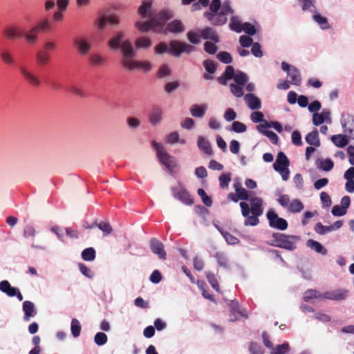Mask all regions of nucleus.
I'll return each mask as SVG.
<instances>
[{
  "label": "nucleus",
  "mask_w": 354,
  "mask_h": 354,
  "mask_svg": "<svg viewBox=\"0 0 354 354\" xmlns=\"http://www.w3.org/2000/svg\"><path fill=\"white\" fill-rule=\"evenodd\" d=\"M121 52L122 54V64L129 71L137 68H142L145 71H150L151 66L149 62H136L133 59L135 56L134 50L129 40H126L122 46Z\"/></svg>",
  "instance_id": "f257e3e1"
},
{
  "label": "nucleus",
  "mask_w": 354,
  "mask_h": 354,
  "mask_svg": "<svg viewBox=\"0 0 354 354\" xmlns=\"http://www.w3.org/2000/svg\"><path fill=\"white\" fill-rule=\"evenodd\" d=\"M158 158L161 164L165 166L170 171L173 170L176 167V159L167 152L160 153V156Z\"/></svg>",
  "instance_id": "2eb2a0df"
},
{
  "label": "nucleus",
  "mask_w": 354,
  "mask_h": 354,
  "mask_svg": "<svg viewBox=\"0 0 354 354\" xmlns=\"http://www.w3.org/2000/svg\"><path fill=\"white\" fill-rule=\"evenodd\" d=\"M36 59L39 65H46L50 62V55L45 50H39L37 53Z\"/></svg>",
  "instance_id": "72a5a7b5"
},
{
  "label": "nucleus",
  "mask_w": 354,
  "mask_h": 354,
  "mask_svg": "<svg viewBox=\"0 0 354 354\" xmlns=\"http://www.w3.org/2000/svg\"><path fill=\"white\" fill-rule=\"evenodd\" d=\"M306 245L312 250H314L317 253L322 254L323 255L327 254V250L324 248L320 243L313 239L308 240L306 242Z\"/></svg>",
  "instance_id": "cd10ccee"
},
{
  "label": "nucleus",
  "mask_w": 354,
  "mask_h": 354,
  "mask_svg": "<svg viewBox=\"0 0 354 354\" xmlns=\"http://www.w3.org/2000/svg\"><path fill=\"white\" fill-rule=\"evenodd\" d=\"M150 248L152 252L157 254L161 259H166L167 253L161 241L153 238L150 241Z\"/></svg>",
  "instance_id": "9b49d317"
},
{
  "label": "nucleus",
  "mask_w": 354,
  "mask_h": 354,
  "mask_svg": "<svg viewBox=\"0 0 354 354\" xmlns=\"http://www.w3.org/2000/svg\"><path fill=\"white\" fill-rule=\"evenodd\" d=\"M306 141L310 145L319 147L320 141L319 139L318 131L315 129L308 133L306 136Z\"/></svg>",
  "instance_id": "7c9ffc66"
},
{
  "label": "nucleus",
  "mask_w": 354,
  "mask_h": 354,
  "mask_svg": "<svg viewBox=\"0 0 354 354\" xmlns=\"http://www.w3.org/2000/svg\"><path fill=\"white\" fill-rule=\"evenodd\" d=\"M234 68L232 66H227L222 75L218 77V82L222 85H226L227 80L233 79Z\"/></svg>",
  "instance_id": "5701e85b"
},
{
  "label": "nucleus",
  "mask_w": 354,
  "mask_h": 354,
  "mask_svg": "<svg viewBox=\"0 0 354 354\" xmlns=\"http://www.w3.org/2000/svg\"><path fill=\"white\" fill-rule=\"evenodd\" d=\"M172 13L169 10H162L156 15H153V18L156 19V24L159 29H161L165 25V22L171 18Z\"/></svg>",
  "instance_id": "412c9836"
},
{
  "label": "nucleus",
  "mask_w": 354,
  "mask_h": 354,
  "mask_svg": "<svg viewBox=\"0 0 354 354\" xmlns=\"http://www.w3.org/2000/svg\"><path fill=\"white\" fill-rule=\"evenodd\" d=\"M299 239L300 237L296 235H287L279 232H274L272 234V240L270 243H269V245L289 251H293L296 250V243L299 241Z\"/></svg>",
  "instance_id": "f03ea898"
},
{
  "label": "nucleus",
  "mask_w": 354,
  "mask_h": 354,
  "mask_svg": "<svg viewBox=\"0 0 354 354\" xmlns=\"http://www.w3.org/2000/svg\"><path fill=\"white\" fill-rule=\"evenodd\" d=\"M230 180L231 174H222L219 176V183L221 187H222L223 189L227 188Z\"/></svg>",
  "instance_id": "5fc2aeb1"
},
{
  "label": "nucleus",
  "mask_w": 354,
  "mask_h": 354,
  "mask_svg": "<svg viewBox=\"0 0 354 354\" xmlns=\"http://www.w3.org/2000/svg\"><path fill=\"white\" fill-rule=\"evenodd\" d=\"M244 100L250 109H259L261 107V100L252 93L246 94Z\"/></svg>",
  "instance_id": "6ab92c4d"
},
{
  "label": "nucleus",
  "mask_w": 354,
  "mask_h": 354,
  "mask_svg": "<svg viewBox=\"0 0 354 354\" xmlns=\"http://www.w3.org/2000/svg\"><path fill=\"white\" fill-rule=\"evenodd\" d=\"M266 216L270 227L282 231L288 228V224L287 221L283 218L279 217L278 214L274 210L270 209L267 212Z\"/></svg>",
  "instance_id": "20e7f679"
},
{
  "label": "nucleus",
  "mask_w": 354,
  "mask_h": 354,
  "mask_svg": "<svg viewBox=\"0 0 354 354\" xmlns=\"http://www.w3.org/2000/svg\"><path fill=\"white\" fill-rule=\"evenodd\" d=\"M235 82L240 86H245L248 81L247 75L243 72H238L234 74V77Z\"/></svg>",
  "instance_id": "49530a36"
},
{
  "label": "nucleus",
  "mask_w": 354,
  "mask_h": 354,
  "mask_svg": "<svg viewBox=\"0 0 354 354\" xmlns=\"http://www.w3.org/2000/svg\"><path fill=\"white\" fill-rule=\"evenodd\" d=\"M348 294V291L344 289H337L331 291H327L322 294V298L339 301L345 299Z\"/></svg>",
  "instance_id": "1a4fd4ad"
},
{
  "label": "nucleus",
  "mask_w": 354,
  "mask_h": 354,
  "mask_svg": "<svg viewBox=\"0 0 354 354\" xmlns=\"http://www.w3.org/2000/svg\"><path fill=\"white\" fill-rule=\"evenodd\" d=\"M217 59L224 64H230L232 62V57L228 52L221 51L216 55Z\"/></svg>",
  "instance_id": "8fccbe9b"
},
{
  "label": "nucleus",
  "mask_w": 354,
  "mask_h": 354,
  "mask_svg": "<svg viewBox=\"0 0 354 354\" xmlns=\"http://www.w3.org/2000/svg\"><path fill=\"white\" fill-rule=\"evenodd\" d=\"M214 258L216 259L219 266L223 268H227L229 266L228 259L225 253L221 252H217L214 254Z\"/></svg>",
  "instance_id": "58836bf2"
},
{
  "label": "nucleus",
  "mask_w": 354,
  "mask_h": 354,
  "mask_svg": "<svg viewBox=\"0 0 354 354\" xmlns=\"http://www.w3.org/2000/svg\"><path fill=\"white\" fill-rule=\"evenodd\" d=\"M289 345L288 343L277 345L275 348H272L271 354H285L288 351Z\"/></svg>",
  "instance_id": "de8ad7c7"
},
{
  "label": "nucleus",
  "mask_w": 354,
  "mask_h": 354,
  "mask_svg": "<svg viewBox=\"0 0 354 354\" xmlns=\"http://www.w3.org/2000/svg\"><path fill=\"white\" fill-rule=\"evenodd\" d=\"M94 224L95 227H97L103 232L104 236L109 235L113 231L112 227L109 222L100 221L97 223L95 221Z\"/></svg>",
  "instance_id": "c9c22d12"
},
{
  "label": "nucleus",
  "mask_w": 354,
  "mask_h": 354,
  "mask_svg": "<svg viewBox=\"0 0 354 354\" xmlns=\"http://www.w3.org/2000/svg\"><path fill=\"white\" fill-rule=\"evenodd\" d=\"M259 216H256V214H252V216H248L247 217H245V220L244 221V225L248 226V225H251V226H256L259 224Z\"/></svg>",
  "instance_id": "052dcab7"
},
{
  "label": "nucleus",
  "mask_w": 354,
  "mask_h": 354,
  "mask_svg": "<svg viewBox=\"0 0 354 354\" xmlns=\"http://www.w3.org/2000/svg\"><path fill=\"white\" fill-rule=\"evenodd\" d=\"M107 336L105 333L99 332L94 337V342L98 346H102L107 342Z\"/></svg>",
  "instance_id": "864d4df0"
},
{
  "label": "nucleus",
  "mask_w": 354,
  "mask_h": 354,
  "mask_svg": "<svg viewBox=\"0 0 354 354\" xmlns=\"http://www.w3.org/2000/svg\"><path fill=\"white\" fill-rule=\"evenodd\" d=\"M315 231L319 234H325L329 232L332 231L330 229V225L326 226L324 225L322 223H317L315 226Z\"/></svg>",
  "instance_id": "bf43d9fd"
},
{
  "label": "nucleus",
  "mask_w": 354,
  "mask_h": 354,
  "mask_svg": "<svg viewBox=\"0 0 354 354\" xmlns=\"http://www.w3.org/2000/svg\"><path fill=\"white\" fill-rule=\"evenodd\" d=\"M207 105L203 104V105H198V104H194L192 106L190 109V112L192 116L196 118H203L207 110Z\"/></svg>",
  "instance_id": "c756f323"
},
{
  "label": "nucleus",
  "mask_w": 354,
  "mask_h": 354,
  "mask_svg": "<svg viewBox=\"0 0 354 354\" xmlns=\"http://www.w3.org/2000/svg\"><path fill=\"white\" fill-rule=\"evenodd\" d=\"M231 130L236 133H243L247 130V127L239 121H234L232 123Z\"/></svg>",
  "instance_id": "4d7b16f0"
},
{
  "label": "nucleus",
  "mask_w": 354,
  "mask_h": 354,
  "mask_svg": "<svg viewBox=\"0 0 354 354\" xmlns=\"http://www.w3.org/2000/svg\"><path fill=\"white\" fill-rule=\"evenodd\" d=\"M0 57L2 62L6 65H12L15 59L12 55L6 50H3L0 53Z\"/></svg>",
  "instance_id": "a19ab883"
},
{
  "label": "nucleus",
  "mask_w": 354,
  "mask_h": 354,
  "mask_svg": "<svg viewBox=\"0 0 354 354\" xmlns=\"http://www.w3.org/2000/svg\"><path fill=\"white\" fill-rule=\"evenodd\" d=\"M302 202L299 199H294L290 201L288 210L292 213L300 212L304 209Z\"/></svg>",
  "instance_id": "f704fd0d"
},
{
  "label": "nucleus",
  "mask_w": 354,
  "mask_h": 354,
  "mask_svg": "<svg viewBox=\"0 0 354 354\" xmlns=\"http://www.w3.org/2000/svg\"><path fill=\"white\" fill-rule=\"evenodd\" d=\"M23 311L24 312V319L26 322L36 315L34 304L30 301H25L23 303Z\"/></svg>",
  "instance_id": "aec40b11"
},
{
  "label": "nucleus",
  "mask_w": 354,
  "mask_h": 354,
  "mask_svg": "<svg viewBox=\"0 0 354 354\" xmlns=\"http://www.w3.org/2000/svg\"><path fill=\"white\" fill-rule=\"evenodd\" d=\"M206 278L212 287L217 292H219L220 288L215 274L211 272H206Z\"/></svg>",
  "instance_id": "ea45409f"
},
{
  "label": "nucleus",
  "mask_w": 354,
  "mask_h": 354,
  "mask_svg": "<svg viewBox=\"0 0 354 354\" xmlns=\"http://www.w3.org/2000/svg\"><path fill=\"white\" fill-rule=\"evenodd\" d=\"M290 165V162L286 155L280 151L277 156V159L275 162L273 164V167L274 170H279V168H286L288 167Z\"/></svg>",
  "instance_id": "a211bd4d"
},
{
  "label": "nucleus",
  "mask_w": 354,
  "mask_h": 354,
  "mask_svg": "<svg viewBox=\"0 0 354 354\" xmlns=\"http://www.w3.org/2000/svg\"><path fill=\"white\" fill-rule=\"evenodd\" d=\"M342 125L344 133H348L352 139H354V117L347 115L342 120Z\"/></svg>",
  "instance_id": "ddd939ff"
},
{
  "label": "nucleus",
  "mask_w": 354,
  "mask_h": 354,
  "mask_svg": "<svg viewBox=\"0 0 354 354\" xmlns=\"http://www.w3.org/2000/svg\"><path fill=\"white\" fill-rule=\"evenodd\" d=\"M197 145L200 150L203 151L205 153L211 156L213 153L211 145L209 142L206 140L203 136H200L198 138Z\"/></svg>",
  "instance_id": "393cba45"
},
{
  "label": "nucleus",
  "mask_w": 354,
  "mask_h": 354,
  "mask_svg": "<svg viewBox=\"0 0 354 354\" xmlns=\"http://www.w3.org/2000/svg\"><path fill=\"white\" fill-rule=\"evenodd\" d=\"M221 8V1L220 0H213L209 5V10L210 12H205V16L207 19L212 21L214 25L218 26L223 25L226 22L227 19L225 17L223 18H218L216 21H214V14L218 11Z\"/></svg>",
  "instance_id": "39448f33"
},
{
  "label": "nucleus",
  "mask_w": 354,
  "mask_h": 354,
  "mask_svg": "<svg viewBox=\"0 0 354 354\" xmlns=\"http://www.w3.org/2000/svg\"><path fill=\"white\" fill-rule=\"evenodd\" d=\"M216 43H212L211 41H206L204 44V50L206 53L210 55H214L218 50V47L215 44Z\"/></svg>",
  "instance_id": "e2e57ef3"
},
{
  "label": "nucleus",
  "mask_w": 354,
  "mask_h": 354,
  "mask_svg": "<svg viewBox=\"0 0 354 354\" xmlns=\"http://www.w3.org/2000/svg\"><path fill=\"white\" fill-rule=\"evenodd\" d=\"M194 50V46L177 40L171 41L169 43V53L174 57H180L183 53L189 54Z\"/></svg>",
  "instance_id": "7ed1b4c3"
},
{
  "label": "nucleus",
  "mask_w": 354,
  "mask_h": 354,
  "mask_svg": "<svg viewBox=\"0 0 354 354\" xmlns=\"http://www.w3.org/2000/svg\"><path fill=\"white\" fill-rule=\"evenodd\" d=\"M82 258L86 261H91L95 259L96 253L93 248H88L82 252Z\"/></svg>",
  "instance_id": "e433bc0d"
},
{
  "label": "nucleus",
  "mask_w": 354,
  "mask_h": 354,
  "mask_svg": "<svg viewBox=\"0 0 354 354\" xmlns=\"http://www.w3.org/2000/svg\"><path fill=\"white\" fill-rule=\"evenodd\" d=\"M135 26L141 32H147L150 30L158 31L160 30L156 24V19L153 17H149L148 21L144 22L138 21Z\"/></svg>",
  "instance_id": "9d476101"
},
{
  "label": "nucleus",
  "mask_w": 354,
  "mask_h": 354,
  "mask_svg": "<svg viewBox=\"0 0 354 354\" xmlns=\"http://www.w3.org/2000/svg\"><path fill=\"white\" fill-rule=\"evenodd\" d=\"M198 194L201 196L203 203L207 207L212 205V200L209 197L203 189H198L197 191Z\"/></svg>",
  "instance_id": "6e6d98bb"
},
{
  "label": "nucleus",
  "mask_w": 354,
  "mask_h": 354,
  "mask_svg": "<svg viewBox=\"0 0 354 354\" xmlns=\"http://www.w3.org/2000/svg\"><path fill=\"white\" fill-rule=\"evenodd\" d=\"M174 196L180 200L181 202L187 205H191L194 203V200L189 192L184 188H173Z\"/></svg>",
  "instance_id": "0eeeda50"
},
{
  "label": "nucleus",
  "mask_w": 354,
  "mask_h": 354,
  "mask_svg": "<svg viewBox=\"0 0 354 354\" xmlns=\"http://www.w3.org/2000/svg\"><path fill=\"white\" fill-rule=\"evenodd\" d=\"M17 288L11 286L10 283L6 280L0 282V290L9 297H15L17 293Z\"/></svg>",
  "instance_id": "bb28decb"
},
{
  "label": "nucleus",
  "mask_w": 354,
  "mask_h": 354,
  "mask_svg": "<svg viewBox=\"0 0 354 354\" xmlns=\"http://www.w3.org/2000/svg\"><path fill=\"white\" fill-rule=\"evenodd\" d=\"M281 68L283 71L288 73V76L290 78V83L296 86H299L301 82V77L299 70L288 63L283 62L281 63Z\"/></svg>",
  "instance_id": "423d86ee"
},
{
  "label": "nucleus",
  "mask_w": 354,
  "mask_h": 354,
  "mask_svg": "<svg viewBox=\"0 0 354 354\" xmlns=\"http://www.w3.org/2000/svg\"><path fill=\"white\" fill-rule=\"evenodd\" d=\"M184 26L179 20H174L171 21L167 25V30L174 33L181 32L184 30Z\"/></svg>",
  "instance_id": "473e14b6"
},
{
  "label": "nucleus",
  "mask_w": 354,
  "mask_h": 354,
  "mask_svg": "<svg viewBox=\"0 0 354 354\" xmlns=\"http://www.w3.org/2000/svg\"><path fill=\"white\" fill-rule=\"evenodd\" d=\"M319 167L324 171H329L333 169L334 163L330 158H327L321 161Z\"/></svg>",
  "instance_id": "680f3d73"
},
{
  "label": "nucleus",
  "mask_w": 354,
  "mask_h": 354,
  "mask_svg": "<svg viewBox=\"0 0 354 354\" xmlns=\"http://www.w3.org/2000/svg\"><path fill=\"white\" fill-rule=\"evenodd\" d=\"M242 28V31H244L249 35H254L257 32V30L254 25L248 22L243 23Z\"/></svg>",
  "instance_id": "0e129e2a"
},
{
  "label": "nucleus",
  "mask_w": 354,
  "mask_h": 354,
  "mask_svg": "<svg viewBox=\"0 0 354 354\" xmlns=\"http://www.w3.org/2000/svg\"><path fill=\"white\" fill-rule=\"evenodd\" d=\"M73 45L77 50V53L81 55H88L91 50V44L82 38L79 37L74 39Z\"/></svg>",
  "instance_id": "6e6552de"
},
{
  "label": "nucleus",
  "mask_w": 354,
  "mask_h": 354,
  "mask_svg": "<svg viewBox=\"0 0 354 354\" xmlns=\"http://www.w3.org/2000/svg\"><path fill=\"white\" fill-rule=\"evenodd\" d=\"M313 19L319 24L322 29H328L329 28V25L328 24V20L326 17H322L319 14H315L313 16Z\"/></svg>",
  "instance_id": "603ef678"
},
{
  "label": "nucleus",
  "mask_w": 354,
  "mask_h": 354,
  "mask_svg": "<svg viewBox=\"0 0 354 354\" xmlns=\"http://www.w3.org/2000/svg\"><path fill=\"white\" fill-rule=\"evenodd\" d=\"M81 325L77 319H73L71 321V333L75 337H77L81 332Z\"/></svg>",
  "instance_id": "a18cd8bd"
},
{
  "label": "nucleus",
  "mask_w": 354,
  "mask_h": 354,
  "mask_svg": "<svg viewBox=\"0 0 354 354\" xmlns=\"http://www.w3.org/2000/svg\"><path fill=\"white\" fill-rule=\"evenodd\" d=\"M80 270L81 273L84 275L86 277L92 279L93 277V273L91 270L89 268H88L86 265L82 263H79L78 265Z\"/></svg>",
  "instance_id": "69168bd1"
},
{
  "label": "nucleus",
  "mask_w": 354,
  "mask_h": 354,
  "mask_svg": "<svg viewBox=\"0 0 354 354\" xmlns=\"http://www.w3.org/2000/svg\"><path fill=\"white\" fill-rule=\"evenodd\" d=\"M218 230L220 231V232L221 233V234L223 235V236L224 237V239H225L226 242L228 244L236 245L239 243V239L233 236L230 233L223 231L219 227H218Z\"/></svg>",
  "instance_id": "79ce46f5"
},
{
  "label": "nucleus",
  "mask_w": 354,
  "mask_h": 354,
  "mask_svg": "<svg viewBox=\"0 0 354 354\" xmlns=\"http://www.w3.org/2000/svg\"><path fill=\"white\" fill-rule=\"evenodd\" d=\"M292 142L296 146H301V136L299 131L295 130L292 133L291 135Z\"/></svg>",
  "instance_id": "338daca9"
},
{
  "label": "nucleus",
  "mask_w": 354,
  "mask_h": 354,
  "mask_svg": "<svg viewBox=\"0 0 354 354\" xmlns=\"http://www.w3.org/2000/svg\"><path fill=\"white\" fill-rule=\"evenodd\" d=\"M250 203L252 214H256V216H261L263 214L262 199L258 197L252 198L250 200Z\"/></svg>",
  "instance_id": "4be33fe9"
},
{
  "label": "nucleus",
  "mask_w": 354,
  "mask_h": 354,
  "mask_svg": "<svg viewBox=\"0 0 354 354\" xmlns=\"http://www.w3.org/2000/svg\"><path fill=\"white\" fill-rule=\"evenodd\" d=\"M170 74L171 70L166 64L162 65L158 71V77L159 78H163L165 77L169 76Z\"/></svg>",
  "instance_id": "774afa93"
},
{
  "label": "nucleus",
  "mask_w": 354,
  "mask_h": 354,
  "mask_svg": "<svg viewBox=\"0 0 354 354\" xmlns=\"http://www.w3.org/2000/svg\"><path fill=\"white\" fill-rule=\"evenodd\" d=\"M162 109L158 106H153L149 115V122L156 126L159 124L162 119Z\"/></svg>",
  "instance_id": "4468645a"
},
{
  "label": "nucleus",
  "mask_w": 354,
  "mask_h": 354,
  "mask_svg": "<svg viewBox=\"0 0 354 354\" xmlns=\"http://www.w3.org/2000/svg\"><path fill=\"white\" fill-rule=\"evenodd\" d=\"M203 66L208 73L214 74L217 68L216 62L211 59H206L203 62Z\"/></svg>",
  "instance_id": "09e8293b"
},
{
  "label": "nucleus",
  "mask_w": 354,
  "mask_h": 354,
  "mask_svg": "<svg viewBox=\"0 0 354 354\" xmlns=\"http://www.w3.org/2000/svg\"><path fill=\"white\" fill-rule=\"evenodd\" d=\"M124 37V32H119L118 34L113 37L108 43L109 47L113 50H117L120 48H122V44H121L122 39ZM125 41H124L122 44H123Z\"/></svg>",
  "instance_id": "b1692460"
},
{
  "label": "nucleus",
  "mask_w": 354,
  "mask_h": 354,
  "mask_svg": "<svg viewBox=\"0 0 354 354\" xmlns=\"http://www.w3.org/2000/svg\"><path fill=\"white\" fill-rule=\"evenodd\" d=\"M3 32L8 40L20 39L24 36V32L16 26H10L6 28Z\"/></svg>",
  "instance_id": "f8f14e48"
},
{
  "label": "nucleus",
  "mask_w": 354,
  "mask_h": 354,
  "mask_svg": "<svg viewBox=\"0 0 354 354\" xmlns=\"http://www.w3.org/2000/svg\"><path fill=\"white\" fill-rule=\"evenodd\" d=\"M137 48H149L151 46V41L149 38L141 37L136 39L135 42Z\"/></svg>",
  "instance_id": "4c0bfd02"
},
{
  "label": "nucleus",
  "mask_w": 354,
  "mask_h": 354,
  "mask_svg": "<svg viewBox=\"0 0 354 354\" xmlns=\"http://www.w3.org/2000/svg\"><path fill=\"white\" fill-rule=\"evenodd\" d=\"M242 86H240L237 84H231L230 86V91L234 96L240 97L243 95V90Z\"/></svg>",
  "instance_id": "13d9d810"
},
{
  "label": "nucleus",
  "mask_w": 354,
  "mask_h": 354,
  "mask_svg": "<svg viewBox=\"0 0 354 354\" xmlns=\"http://www.w3.org/2000/svg\"><path fill=\"white\" fill-rule=\"evenodd\" d=\"M88 62L93 66H100L104 64V60L100 55L92 54L88 57Z\"/></svg>",
  "instance_id": "c03bdc74"
},
{
  "label": "nucleus",
  "mask_w": 354,
  "mask_h": 354,
  "mask_svg": "<svg viewBox=\"0 0 354 354\" xmlns=\"http://www.w3.org/2000/svg\"><path fill=\"white\" fill-rule=\"evenodd\" d=\"M151 3L150 1H145L138 8V13L143 18L153 17L151 12Z\"/></svg>",
  "instance_id": "c85d7f7f"
},
{
  "label": "nucleus",
  "mask_w": 354,
  "mask_h": 354,
  "mask_svg": "<svg viewBox=\"0 0 354 354\" xmlns=\"http://www.w3.org/2000/svg\"><path fill=\"white\" fill-rule=\"evenodd\" d=\"M201 37L204 39H210L214 43L220 41L219 36L216 31L210 27H206L200 31Z\"/></svg>",
  "instance_id": "dca6fc26"
},
{
  "label": "nucleus",
  "mask_w": 354,
  "mask_h": 354,
  "mask_svg": "<svg viewBox=\"0 0 354 354\" xmlns=\"http://www.w3.org/2000/svg\"><path fill=\"white\" fill-rule=\"evenodd\" d=\"M331 140L337 147H344L348 143V139L346 135L337 134L331 137Z\"/></svg>",
  "instance_id": "2f4dec72"
},
{
  "label": "nucleus",
  "mask_w": 354,
  "mask_h": 354,
  "mask_svg": "<svg viewBox=\"0 0 354 354\" xmlns=\"http://www.w3.org/2000/svg\"><path fill=\"white\" fill-rule=\"evenodd\" d=\"M21 73L26 80L32 86L39 87L41 85L40 80L31 72L27 71L24 67L19 68Z\"/></svg>",
  "instance_id": "f3484780"
},
{
  "label": "nucleus",
  "mask_w": 354,
  "mask_h": 354,
  "mask_svg": "<svg viewBox=\"0 0 354 354\" xmlns=\"http://www.w3.org/2000/svg\"><path fill=\"white\" fill-rule=\"evenodd\" d=\"M315 298H322V295L319 294L318 292L315 290H308L304 292V301H309Z\"/></svg>",
  "instance_id": "3c124183"
},
{
  "label": "nucleus",
  "mask_w": 354,
  "mask_h": 354,
  "mask_svg": "<svg viewBox=\"0 0 354 354\" xmlns=\"http://www.w3.org/2000/svg\"><path fill=\"white\" fill-rule=\"evenodd\" d=\"M37 31L39 32H44L50 30V24L48 19H44L39 22L37 25L34 26Z\"/></svg>",
  "instance_id": "37998d69"
},
{
  "label": "nucleus",
  "mask_w": 354,
  "mask_h": 354,
  "mask_svg": "<svg viewBox=\"0 0 354 354\" xmlns=\"http://www.w3.org/2000/svg\"><path fill=\"white\" fill-rule=\"evenodd\" d=\"M38 34L39 32L37 31V29L32 27L28 31L26 32H24V36L26 41L29 44H35L38 41Z\"/></svg>",
  "instance_id": "a878e982"
}]
</instances>
